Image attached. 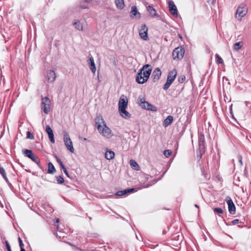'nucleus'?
I'll list each match as a JSON object with an SVG mask.
<instances>
[{
  "label": "nucleus",
  "instance_id": "obj_13",
  "mask_svg": "<svg viewBox=\"0 0 251 251\" xmlns=\"http://www.w3.org/2000/svg\"><path fill=\"white\" fill-rule=\"evenodd\" d=\"M46 78L49 82H53L56 78L55 72L52 70L48 71L46 75Z\"/></svg>",
  "mask_w": 251,
  "mask_h": 251
},
{
  "label": "nucleus",
  "instance_id": "obj_27",
  "mask_svg": "<svg viewBox=\"0 0 251 251\" xmlns=\"http://www.w3.org/2000/svg\"><path fill=\"white\" fill-rule=\"evenodd\" d=\"M204 136L201 135L199 137V147L200 149H203L204 148Z\"/></svg>",
  "mask_w": 251,
  "mask_h": 251
},
{
  "label": "nucleus",
  "instance_id": "obj_26",
  "mask_svg": "<svg viewBox=\"0 0 251 251\" xmlns=\"http://www.w3.org/2000/svg\"><path fill=\"white\" fill-rule=\"evenodd\" d=\"M130 165L133 169L139 170V167L137 162L134 160H130L129 161Z\"/></svg>",
  "mask_w": 251,
  "mask_h": 251
},
{
  "label": "nucleus",
  "instance_id": "obj_30",
  "mask_svg": "<svg viewBox=\"0 0 251 251\" xmlns=\"http://www.w3.org/2000/svg\"><path fill=\"white\" fill-rule=\"evenodd\" d=\"M171 154H172V151L170 150H167L164 151V155L166 157H169Z\"/></svg>",
  "mask_w": 251,
  "mask_h": 251
},
{
  "label": "nucleus",
  "instance_id": "obj_28",
  "mask_svg": "<svg viewBox=\"0 0 251 251\" xmlns=\"http://www.w3.org/2000/svg\"><path fill=\"white\" fill-rule=\"evenodd\" d=\"M48 173L50 174H53L55 172V169L53 164L50 162L48 164Z\"/></svg>",
  "mask_w": 251,
  "mask_h": 251
},
{
  "label": "nucleus",
  "instance_id": "obj_7",
  "mask_svg": "<svg viewBox=\"0 0 251 251\" xmlns=\"http://www.w3.org/2000/svg\"><path fill=\"white\" fill-rule=\"evenodd\" d=\"M184 50L181 47L176 48L173 51L172 55L174 60H181L184 54Z\"/></svg>",
  "mask_w": 251,
  "mask_h": 251
},
{
  "label": "nucleus",
  "instance_id": "obj_24",
  "mask_svg": "<svg viewBox=\"0 0 251 251\" xmlns=\"http://www.w3.org/2000/svg\"><path fill=\"white\" fill-rule=\"evenodd\" d=\"M115 4L118 8L122 9L125 7L124 0H115Z\"/></svg>",
  "mask_w": 251,
  "mask_h": 251
},
{
  "label": "nucleus",
  "instance_id": "obj_29",
  "mask_svg": "<svg viewBox=\"0 0 251 251\" xmlns=\"http://www.w3.org/2000/svg\"><path fill=\"white\" fill-rule=\"evenodd\" d=\"M0 174L2 176L4 179L6 181H8V178L6 176V174L5 171V170L3 168L0 167Z\"/></svg>",
  "mask_w": 251,
  "mask_h": 251
},
{
  "label": "nucleus",
  "instance_id": "obj_40",
  "mask_svg": "<svg viewBox=\"0 0 251 251\" xmlns=\"http://www.w3.org/2000/svg\"><path fill=\"white\" fill-rule=\"evenodd\" d=\"M238 222H239V220L238 219H235L232 221V223L233 225H235V224H237Z\"/></svg>",
  "mask_w": 251,
  "mask_h": 251
},
{
  "label": "nucleus",
  "instance_id": "obj_35",
  "mask_svg": "<svg viewBox=\"0 0 251 251\" xmlns=\"http://www.w3.org/2000/svg\"><path fill=\"white\" fill-rule=\"evenodd\" d=\"M27 138L30 139H34V137L33 135H32L29 131L27 132Z\"/></svg>",
  "mask_w": 251,
  "mask_h": 251
},
{
  "label": "nucleus",
  "instance_id": "obj_33",
  "mask_svg": "<svg viewBox=\"0 0 251 251\" xmlns=\"http://www.w3.org/2000/svg\"><path fill=\"white\" fill-rule=\"evenodd\" d=\"M216 57L217 58V61L218 63L222 64L223 63L222 58L218 54H216Z\"/></svg>",
  "mask_w": 251,
  "mask_h": 251
},
{
  "label": "nucleus",
  "instance_id": "obj_8",
  "mask_svg": "<svg viewBox=\"0 0 251 251\" xmlns=\"http://www.w3.org/2000/svg\"><path fill=\"white\" fill-rule=\"evenodd\" d=\"M51 101L46 97L42 99V108L46 114H48L50 110Z\"/></svg>",
  "mask_w": 251,
  "mask_h": 251
},
{
  "label": "nucleus",
  "instance_id": "obj_21",
  "mask_svg": "<svg viewBox=\"0 0 251 251\" xmlns=\"http://www.w3.org/2000/svg\"><path fill=\"white\" fill-rule=\"evenodd\" d=\"M147 9L151 17H155L158 16L156 11L153 7L150 5L148 6L147 7Z\"/></svg>",
  "mask_w": 251,
  "mask_h": 251
},
{
  "label": "nucleus",
  "instance_id": "obj_14",
  "mask_svg": "<svg viewBox=\"0 0 251 251\" xmlns=\"http://www.w3.org/2000/svg\"><path fill=\"white\" fill-rule=\"evenodd\" d=\"M130 17L131 18H137L139 19L141 18V14L138 12L137 7L136 6H133L131 7V10L130 11Z\"/></svg>",
  "mask_w": 251,
  "mask_h": 251
},
{
  "label": "nucleus",
  "instance_id": "obj_22",
  "mask_svg": "<svg viewBox=\"0 0 251 251\" xmlns=\"http://www.w3.org/2000/svg\"><path fill=\"white\" fill-rule=\"evenodd\" d=\"M173 119L172 116H168L163 121V126L165 127L168 126L173 122Z\"/></svg>",
  "mask_w": 251,
  "mask_h": 251
},
{
  "label": "nucleus",
  "instance_id": "obj_50",
  "mask_svg": "<svg viewBox=\"0 0 251 251\" xmlns=\"http://www.w3.org/2000/svg\"><path fill=\"white\" fill-rule=\"evenodd\" d=\"M195 206L197 207H198V206L197 204L195 205Z\"/></svg>",
  "mask_w": 251,
  "mask_h": 251
},
{
  "label": "nucleus",
  "instance_id": "obj_19",
  "mask_svg": "<svg viewBox=\"0 0 251 251\" xmlns=\"http://www.w3.org/2000/svg\"><path fill=\"white\" fill-rule=\"evenodd\" d=\"M73 25L75 28L79 31L83 30V26L82 24L79 20H75L73 23Z\"/></svg>",
  "mask_w": 251,
  "mask_h": 251
},
{
  "label": "nucleus",
  "instance_id": "obj_46",
  "mask_svg": "<svg viewBox=\"0 0 251 251\" xmlns=\"http://www.w3.org/2000/svg\"><path fill=\"white\" fill-rule=\"evenodd\" d=\"M59 222V219L58 218L56 219V222L58 223Z\"/></svg>",
  "mask_w": 251,
  "mask_h": 251
},
{
  "label": "nucleus",
  "instance_id": "obj_6",
  "mask_svg": "<svg viewBox=\"0 0 251 251\" xmlns=\"http://www.w3.org/2000/svg\"><path fill=\"white\" fill-rule=\"evenodd\" d=\"M139 104L142 108L153 111H156V107L146 101L143 97L140 96L139 97Z\"/></svg>",
  "mask_w": 251,
  "mask_h": 251
},
{
  "label": "nucleus",
  "instance_id": "obj_41",
  "mask_svg": "<svg viewBox=\"0 0 251 251\" xmlns=\"http://www.w3.org/2000/svg\"><path fill=\"white\" fill-rule=\"evenodd\" d=\"M60 167L63 169V171H64L65 170H66V168L65 167L64 165H63V164H61L60 165Z\"/></svg>",
  "mask_w": 251,
  "mask_h": 251
},
{
  "label": "nucleus",
  "instance_id": "obj_48",
  "mask_svg": "<svg viewBox=\"0 0 251 251\" xmlns=\"http://www.w3.org/2000/svg\"><path fill=\"white\" fill-rule=\"evenodd\" d=\"M240 162L241 164H242V162L241 158L240 160Z\"/></svg>",
  "mask_w": 251,
  "mask_h": 251
},
{
  "label": "nucleus",
  "instance_id": "obj_39",
  "mask_svg": "<svg viewBox=\"0 0 251 251\" xmlns=\"http://www.w3.org/2000/svg\"><path fill=\"white\" fill-rule=\"evenodd\" d=\"M56 161L59 164V165H60L61 164H62V162L61 161V159L58 157H57V156H56Z\"/></svg>",
  "mask_w": 251,
  "mask_h": 251
},
{
  "label": "nucleus",
  "instance_id": "obj_5",
  "mask_svg": "<svg viewBox=\"0 0 251 251\" xmlns=\"http://www.w3.org/2000/svg\"><path fill=\"white\" fill-rule=\"evenodd\" d=\"M63 141L67 150L71 153H74L75 152V149L73 146V142L69 134L66 131L63 132Z\"/></svg>",
  "mask_w": 251,
  "mask_h": 251
},
{
  "label": "nucleus",
  "instance_id": "obj_11",
  "mask_svg": "<svg viewBox=\"0 0 251 251\" xmlns=\"http://www.w3.org/2000/svg\"><path fill=\"white\" fill-rule=\"evenodd\" d=\"M226 201L228 205L229 213L232 215L234 214L235 213L236 208L232 200L230 197H228L226 198Z\"/></svg>",
  "mask_w": 251,
  "mask_h": 251
},
{
  "label": "nucleus",
  "instance_id": "obj_45",
  "mask_svg": "<svg viewBox=\"0 0 251 251\" xmlns=\"http://www.w3.org/2000/svg\"><path fill=\"white\" fill-rule=\"evenodd\" d=\"M92 0H85V2H90Z\"/></svg>",
  "mask_w": 251,
  "mask_h": 251
},
{
  "label": "nucleus",
  "instance_id": "obj_3",
  "mask_svg": "<svg viewBox=\"0 0 251 251\" xmlns=\"http://www.w3.org/2000/svg\"><path fill=\"white\" fill-rule=\"evenodd\" d=\"M128 105L127 97L123 95L121 96L118 103V111L120 115L124 119H127L130 118L131 114L126 110Z\"/></svg>",
  "mask_w": 251,
  "mask_h": 251
},
{
  "label": "nucleus",
  "instance_id": "obj_16",
  "mask_svg": "<svg viewBox=\"0 0 251 251\" xmlns=\"http://www.w3.org/2000/svg\"><path fill=\"white\" fill-rule=\"evenodd\" d=\"M177 75V71L176 69L173 70L172 71L170 72L168 76H167V80L169 81V82L172 83L175 79Z\"/></svg>",
  "mask_w": 251,
  "mask_h": 251
},
{
  "label": "nucleus",
  "instance_id": "obj_15",
  "mask_svg": "<svg viewBox=\"0 0 251 251\" xmlns=\"http://www.w3.org/2000/svg\"><path fill=\"white\" fill-rule=\"evenodd\" d=\"M46 131L48 135L50 141L52 143H54L55 140L54 138V135H53V131L49 126H46Z\"/></svg>",
  "mask_w": 251,
  "mask_h": 251
},
{
  "label": "nucleus",
  "instance_id": "obj_10",
  "mask_svg": "<svg viewBox=\"0 0 251 251\" xmlns=\"http://www.w3.org/2000/svg\"><path fill=\"white\" fill-rule=\"evenodd\" d=\"M24 154L28 158L36 163H39L40 161L39 158L32 153L31 150H25L23 151Z\"/></svg>",
  "mask_w": 251,
  "mask_h": 251
},
{
  "label": "nucleus",
  "instance_id": "obj_49",
  "mask_svg": "<svg viewBox=\"0 0 251 251\" xmlns=\"http://www.w3.org/2000/svg\"><path fill=\"white\" fill-rule=\"evenodd\" d=\"M84 141H86V140H87V139H86V138H84Z\"/></svg>",
  "mask_w": 251,
  "mask_h": 251
},
{
  "label": "nucleus",
  "instance_id": "obj_20",
  "mask_svg": "<svg viewBox=\"0 0 251 251\" xmlns=\"http://www.w3.org/2000/svg\"><path fill=\"white\" fill-rule=\"evenodd\" d=\"M115 157V153L114 151L106 150L105 153V157L107 160H111L113 159Z\"/></svg>",
  "mask_w": 251,
  "mask_h": 251
},
{
  "label": "nucleus",
  "instance_id": "obj_4",
  "mask_svg": "<svg viewBox=\"0 0 251 251\" xmlns=\"http://www.w3.org/2000/svg\"><path fill=\"white\" fill-rule=\"evenodd\" d=\"M248 10V8L246 4H240L236 10L235 18L239 21H241L242 18L246 15Z\"/></svg>",
  "mask_w": 251,
  "mask_h": 251
},
{
  "label": "nucleus",
  "instance_id": "obj_44",
  "mask_svg": "<svg viewBox=\"0 0 251 251\" xmlns=\"http://www.w3.org/2000/svg\"><path fill=\"white\" fill-rule=\"evenodd\" d=\"M81 8H83V9H85V8H88V7H87V6H81Z\"/></svg>",
  "mask_w": 251,
  "mask_h": 251
},
{
  "label": "nucleus",
  "instance_id": "obj_43",
  "mask_svg": "<svg viewBox=\"0 0 251 251\" xmlns=\"http://www.w3.org/2000/svg\"><path fill=\"white\" fill-rule=\"evenodd\" d=\"M246 106H248V104H250V102L249 101H246Z\"/></svg>",
  "mask_w": 251,
  "mask_h": 251
},
{
  "label": "nucleus",
  "instance_id": "obj_36",
  "mask_svg": "<svg viewBox=\"0 0 251 251\" xmlns=\"http://www.w3.org/2000/svg\"><path fill=\"white\" fill-rule=\"evenodd\" d=\"M185 79V76L184 75H181L178 77V81L180 83H182Z\"/></svg>",
  "mask_w": 251,
  "mask_h": 251
},
{
  "label": "nucleus",
  "instance_id": "obj_18",
  "mask_svg": "<svg viewBox=\"0 0 251 251\" xmlns=\"http://www.w3.org/2000/svg\"><path fill=\"white\" fill-rule=\"evenodd\" d=\"M88 64L89 65L90 69L93 74H95L96 71V68L93 57H90L88 60Z\"/></svg>",
  "mask_w": 251,
  "mask_h": 251
},
{
  "label": "nucleus",
  "instance_id": "obj_23",
  "mask_svg": "<svg viewBox=\"0 0 251 251\" xmlns=\"http://www.w3.org/2000/svg\"><path fill=\"white\" fill-rule=\"evenodd\" d=\"M134 190V189L131 188V189H128L122 191H119L116 192L115 195L118 196H124L126 194L128 193H130L133 192Z\"/></svg>",
  "mask_w": 251,
  "mask_h": 251
},
{
  "label": "nucleus",
  "instance_id": "obj_32",
  "mask_svg": "<svg viewBox=\"0 0 251 251\" xmlns=\"http://www.w3.org/2000/svg\"><path fill=\"white\" fill-rule=\"evenodd\" d=\"M56 178H57V181L58 183H59V184H62L64 181V178L61 176H57L56 177Z\"/></svg>",
  "mask_w": 251,
  "mask_h": 251
},
{
  "label": "nucleus",
  "instance_id": "obj_42",
  "mask_svg": "<svg viewBox=\"0 0 251 251\" xmlns=\"http://www.w3.org/2000/svg\"><path fill=\"white\" fill-rule=\"evenodd\" d=\"M64 173L66 174V175L68 176V177H69V175L68 174V172H67V170H65L64 171H63Z\"/></svg>",
  "mask_w": 251,
  "mask_h": 251
},
{
  "label": "nucleus",
  "instance_id": "obj_1",
  "mask_svg": "<svg viewBox=\"0 0 251 251\" xmlns=\"http://www.w3.org/2000/svg\"><path fill=\"white\" fill-rule=\"evenodd\" d=\"M95 124L99 134L106 139H110L114 136L111 129L107 126L101 115H99L95 119Z\"/></svg>",
  "mask_w": 251,
  "mask_h": 251
},
{
  "label": "nucleus",
  "instance_id": "obj_37",
  "mask_svg": "<svg viewBox=\"0 0 251 251\" xmlns=\"http://www.w3.org/2000/svg\"><path fill=\"white\" fill-rule=\"evenodd\" d=\"M18 240H19V244H20V246L21 249H24V248H23L24 244H23V243L22 242V240H21V239L20 237L19 238Z\"/></svg>",
  "mask_w": 251,
  "mask_h": 251
},
{
  "label": "nucleus",
  "instance_id": "obj_17",
  "mask_svg": "<svg viewBox=\"0 0 251 251\" xmlns=\"http://www.w3.org/2000/svg\"><path fill=\"white\" fill-rule=\"evenodd\" d=\"M161 75V72L160 69L158 68H156L154 70L152 75L154 81L158 80L160 78Z\"/></svg>",
  "mask_w": 251,
  "mask_h": 251
},
{
  "label": "nucleus",
  "instance_id": "obj_12",
  "mask_svg": "<svg viewBox=\"0 0 251 251\" xmlns=\"http://www.w3.org/2000/svg\"><path fill=\"white\" fill-rule=\"evenodd\" d=\"M169 8L171 14L176 18L177 17V9L173 1H170L169 2Z\"/></svg>",
  "mask_w": 251,
  "mask_h": 251
},
{
  "label": "nucleus",
  "instance_id": "obj_25",
  "mask_svg": "<svg viewBox=\"0 0 251 251\" xmlns=\"http://www.w3.org/2000/svg\"><path fill=\"white\" fill-rule=\"evenodd\" d=\"M243 46V42L240 41L236 42L233 45V50L235 51H238Z\"/></svg>",
  "mask_w": 251,
  "mask_h": 251
},
{
  "label": "nucleus",
  "instance_id": "obj_2",
  "mask_svg": "<svg viewBox=\"0 0 251 251\" xmlns=\"http://www.w3.org/2000/svg\"><path fill=\"white\" fill-rule=\"evenodd\" d=\"M151 72L149 65H144L138 72L136 77V81L139 84H143L148 80Z\"/></svg>",
  "mask_w": 251,
  "mask_h": 251
},
{
  "label": "nucleus",
  "instance_id": "obj_31",
  "mask_svg": "<svg viewBox=\"0 0 251 251\" xmlns=\"http://www.w3.org/2000/svg\"><path fill=\"white\" fill-rule=\"evenodd\" d=\"M172 83L167 80L166 83L164 84L163 86V89L165 90H167L169 88Z\"/></svg>",
  "mask_w": 251,
  "mask_h": 251
},
{
  "label": "nucleus",
  "instance_id": "obj_38",
  "mask_svg": "<svg viewBox=\"0 0 251 251\" xmlns=\"http://www.w3.org/2000/svg\"><path fill=\"white\" fill-rule=\"evenodd\" d=\"M5 244L8 251H11L10 245L7 241L5 242Z\"/></svg>",
  "mask_w": 251,
  "mask_h": 251
},
{
  "label": "nucleus",
  "instance_id": "obj_47",
  "mask_svg": "<svg viewBox=\"0 0 251 251\" xmlns=\"http://www.w3.org/2000/svg\"><path fill=\"white\" fill-rule=\"evenodd\" d=\"M21 251H25V250L24 249H21Z\"/></svg>",
  "mask_w": 251,
  "mask_h": 251
},
{
  "label": "nucleus",
  "instance_id": "obj_34",
  "mask_svg": "<svg viewBox=\"0 0 251 251\" xmlns=\"http://www.w3.org/2000/svg\"><path fill=\"white\" fill-rule=\"evenodd\" d=\"M214 211L215 213H218L219 214L223 213V210L220 208H215L214 209Z\"/></svg>",
  "mask_w": 251,
  "mask_h": 251
},
{
  "label": "nucleus",
  "instance_id": "obj_9",
  "mask_svg": "<svg viewBox=\"0 0 251 251\" xmlns=\"http://www.w3.org/2000/svg\"><path fill=\"white\" fill-rule=\"evenodd\" d=\"M148 28L145 24L141 25L140 29H139V35L140 38L145 40H149V37L148 34Z\"/></svg>",
  "mask_w": 251,
  "mask_h": 251
}]
</instances>
